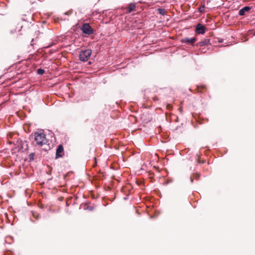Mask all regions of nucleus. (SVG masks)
Returning <instances> with one entry per match:
<instances>
[{
    "label": "nucleus",
    "instance_id": "1",
    "mask_svg": "<svg viewBox=\"0 0 255 255\" xmlns=\"http://www.w3.org/2000/svg\"><path fill=\"white\" fill-rule=\"evenodd\" d=\"M35 141L38 145L41 146L46 144L47 141L45 134L42 131L35 133Z\"/></svg>",
    "mask_w": 255,
    "mask_h": 255
},
{
    "label": "nucleus",
    "instance_id": "2",
    "mask_svg": "<svg viewBox=\"0 0 255 255\" xmlns=\"http://www.w3.org/2000/svg\"><path fill=\"white\" fill-rule=\"evenodd\" d=\"M92 54V50L91 49H86L82 51L79 54V59L81 61H87L90 57Z\"/></svg>",
    "mask_w": 255,
    "mask_h": 255
},
{
    "label": "nucleus",
    "instance_id": "3",
    "mask_svg": "<svg viewBox=\"0 0 255 255\" xmlns=\"http://www.w3.org/2000/svg\"><path fill=\"white\" fill-rule=\"evenodd\" d=\"M82 32L86 34L90 35L93 33V30L90 24L88 23H85L83 24L81 28Z\"/></svg>",
    "mask_w": 255,
    "mask_h": 255
},
{
    "label": "nucleus",
    "instance_id": "4",
    "mask_svg": "<svg viewBox=\"0 0 255 255\" xmlns=\"http://www.w3.org/2000/svg\"><path fill=\"white\" fill-rule=\"evenodd\" d=\"M205 26L199 23L196 26V32L199 34H204L205 32Z\"/></svg>",
    "mask_w": 255,
    "mask_h": 255
},
{
    "label": "nucleus",
    "instance_id": "5",
    "mask_svg": "<svg viewBox=\"0 0 255 255\" xmlns=\"http://www.w3.org/2000/svg\"><path fill=\"white\" fill-rule=\"evenodd\" d=\"M196 41V38L195 37L189 38V37H185L182 38L181 40V42L183 43H186L187 44H191L194 43Z\"/></svg>",
    "mask_w": 255,
    "mask_h": 255
},
{
    "label": "nucleus",
    "instance_id": "6",
    "mask_svg": "<svg viewBox=\"0 0 255 255\" xmlns=\"http://www.w3.org/2000/svg\"><path fill=\"white\" fill-rule=\"evenodd\" d=\"M135 10H136L135 4L131 3L129 4L128 6L127 7V13H129L132 11H135Z\"/></svg>",
    "mask_w": 255,
    "mask_h": 255
},
{
    "label": "nucleus",
    "instance_id": "7",
    "mask_svg": "<svg viewBox=\"0 0 255 255\" xmlns=\"http://www.w3.org/2000/svg\"><path fill=\"white\" fill-rule=\"evenodd\" d=\"M64 149L62 146V145H60L58 146L57 150H56V158H58L62 156V155L60 154V153L62 152Z\"/></svg>",
    "mask_w": 255,
    "mask_h": 255
},
{
    "label": "nucleus",
    "instance_id": "8",
    "mask_svg": "<svg viewBox=\"0 0 255 255\" xmlns=\"http://www.w3.org/2000/svg\"><path fill=\"white\" fill-rule=\"evenodd\" d=\"M250 9H251V7L250 6H246L239 10V15H242V16L244 15L245 14V13L246 11H248Z\"/></svg>",
    "mask_w": 255,
    "mask_h": 255
},
{
    "label": "nucleus",
    "instance_id": "9",
    "mask_svg": "<svg viewBox=\"0 0 255 255\" xmlns=\"http://www.w3.org/2000/svg\"><path fill=\"white\" fill-rule=\"evenodd\" d=\"M209 43V39H204L203 40L201 41L198 43V45L199 46H203L207 45Z\"/></svg>",
    "mask_w": 255,
    "mask_h": 255
},
{
    "label": "nucleus",
    "instance_id": "10",
    "mask_svg": "<svg viewBox=\"0 0 255 255\" xmlns=\"http://www.w3.org/2000/svg\"><path fill=\"white\" fill-rule=\"evenodd\" d=\"M157 11L162 15H164L165 14V10L164 8H159L157 9Z\"/></svg>",
    "mask_w": 255,
    "mask_h": 255
},
{
    "label": "nucleus",
    "instance_id": "11",
    "mask_svg": "<svg viewBox=\"0 0 255 255\" xmlns=\"http://www.w3.org/2000/svg\"><path fill=\"white\" fill-rule=\"evenodd\" d=\"M44 70L42 69H38L37 70V73L39 75H42L44 73Z\"/></svg>",
    "mask_w": 255,
    "mask_h": 255
},
{
    "label": "nucleus",
    "instance_id": "12",
    "mask_svg": "<svg viewBox=\"0 0 255 255\" xmlns=\"http://www.w3.org/2000/svg\"><path fill=\"white\" fill-rule=\"evenodd\" d=\"M34 153H31L29 155V159L31 161H32L34 160Z\"/></svg>",
    "mask_w": 255,
    "mask_h": 255
},
{
    "label": "nucleus",
    "instance_id": "13",
    "mask_svg": "<svg viewBox=\"0 0 255 255\" xmlns=\"http://www.w3.org/2000/svg\"><path fill=\"white\" fill-rule=\"evenodd\" d=\"M205 8V6L203 5L202 7H200L199 8V10L200 12H202Z\"/></svg>",
    "mask_w": 255,
    "mask_h": 255
},
{
    "label": "nucleus",
    "instance_id": "14",
    "mask_svg": "<svg viewBox=\"0 0 255 255\" xmlns=\"http://www.w3.org/2000/svg\"><path fill=\"white\" fill-rule=\"evenodd\" d=\"M190 181H191V182L192 183L193 182V179L192 178H190Z\"/></svg>",
    "mask_w": 255,
    "mask_h": 255
},
{
    "label": "nucleus",
    "instance_id": "15",
    "mask_svg": "<svg viewBox=\"0 0 255 255\" xmlns=\"http://www.w3.org/2000/svg\"><path fill=\"white\" fill-rule=\"evenodd\" d=\"M89 210H92V208H91V207H90V208H89Z\"/></svg>",
    "mask_w": 255,
    "mask_h": 255
}]
</instances>
